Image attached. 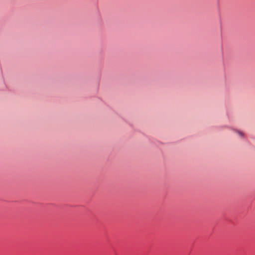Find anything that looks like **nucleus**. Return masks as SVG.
<instances>
[{
    "label": "nucleus",
    "mask_w": 255,
    "mask_h": 255,
    "mask_svg": "<svg viewBox=\"0 0 255 255\" xmlns=\"http://www.w3.org/2000/svg\"><path fill=\"white\" fill-rule=\"evenodd\" d=\"M237 132L240 136L242 137H244V133L242 131L238 130L237 131Z\"/></svg>",
    "instance_id": "nucleus-1"
}]
</instances>
